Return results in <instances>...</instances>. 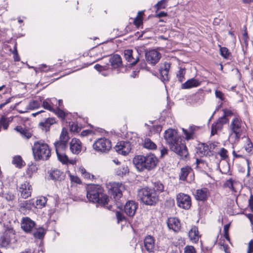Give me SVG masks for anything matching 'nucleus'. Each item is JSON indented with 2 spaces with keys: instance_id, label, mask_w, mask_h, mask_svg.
<instances>
[{
  "instance_id": "nucleus-1",
  "label": "nucleus",
  "mask_w": 253,
  "mask_h": 253,
  "mask_svg": "<svg viewBox=\"0 0 253 253\" xmlns=\"http://www.w3.org/2000/svg\"><path fill=\"white\" fill-rule=\"evenodd\" d=\"M165 139L170 149L182 158H185L188 155L187 147L182 143V137L176 130L168 129L165 132Z\"/></svg>"
},
{
  "instance_id": "nucleus-2",
  "label": "nucleus",
  "mask_w": 253,
  "mask_h": 253,
  "mask_svg": "<svg viewBox=\"0 0 253 253\" xmlns=\"http://www.w3.org/2000/svg\"><path fill=\"white\" fill-rule=\"evenodd\" d=\"M158 160L153 154L150 153L146 156L138 155L133 159V163L139 171L144 170H151L156 168Z\"/></svg>"
},
{
  "instance_id": "nucleus-3",
  "label": "nucleus",
  "mask_w": 253,
  "mask_h": 253,
  "mask_svg": "<svg viewBox=\"0 0 253 253\" xmlns=\"http://www.w3.org/2000/svg\"><path fill=\"white\" fill-rule=\"evenodd\" d=\"M86 197L90 202L102 205L107 204L109 200L108 196L99 185H88L86 187Z\"/></svg>"
},
{
  "instance_id": "nucleus-4",
  "label": "nucleus",
  "mask_w": 253,
  "mask_h": 253,
  "mask_svg": "<svg viewBox=\"0 0 253 253\" xmlns=\"http://www.w3.org/2000/svg\"><path fill=\"white\" fill-rule=\"evenodd\" d=\"M244 123L239 115H235L228 126L229 139L232 143L238 142L244 129Z\"/></svg>"
},
{
  "instance_id": "nucleus-5",
  "label": "nucleus",
  "mask_w": 253,
  "mask_h": 253,
  "mask_svg": "<svg viewBox=\"0 0 253 253\" xmlns=\"http://www.w3.org/2000/svg\"><path fill=\"white\" fill-rule=\"evenodd\" d=\"M137 196L141 201L147 205H154L159 201V195L155 189L149 187L139 189L137 191Z\"/></svg>"
},
{
  "instance_id": "nucleus-6",
  "label": "nucleus",
  "mask_w": 253,
  "mask_h": 253,
  "mask_svg": "<svg viewBox=\"0 0 253 253\" xmlns=\"http://www.w3.org/2000/svg\"><path fill=\"white\" fill-rule=\"evenodd\" d=\"M36 160H47L51 156V152L47 144L43 141H36L32 148Z\"/></svg>"
},
{
  "instance_id": "nucleus-7",
  "label": "nucleus",
  "mask_w": 253,
  "mask_h": 253,
  "mask_svg": "<svg viewBox=\"0 0 253 253\" xmlns=\"http://www.w3.org/2000/svg\"><path fill=\"white\" fill-rule=\"evenodd\" d=\"M111 147V141L105 137L98 139L93 145V149L95 151L102 153L109 151Z\"/></svg>"
},
{
  "instance_id": "nucleus-8",
  "label": "nucleus",
  "mask_w": 253,
  "mask_h": 253,
  "mask_svg": "<svg viewBox=\"0 0 253 253\" xmlns=\"http://www.w3.org/2000/svg\"><path fill=\"white\" fill-rule=\"evenodd\" d=\"M176 203L179 207L188 210L191 206V198L187 194L180 193L176 196Z\"/></svg>"
},
{
  "instance_id": "nucleus-9",
  "label": "nucleus",
  "mask_w": 253,
  "mask_h": 253,
  "mask_svg": "<svg viewBox=\"0 0 253 253\" xmlns=\"http://www.w3.org/2000/svg\"><path fill=\"white\" fill-rule=\"evenodd\" d=\"M15 234L13 230H8L5 231L0 237V247L7 248L14 239Z\"/></svg>"
},
{
  "instance_id": "nucleus-10",
  "label": "nucleus",
  "mask_w": 253,
  "mask_h": 253,
  "mask_svg": "<svg viewBox=\"0 0 253 253\" xmlns=\"http://www.w3.org/2000/svg\"><path fill=\"white\" fill-rule=\"evenodd\" d=\"M110 190L112 195L116 199L118 200L122 196V192L125 190L124 185L119 182H113L111 184Z\"/></svg>"
},
{
  "instance_id": "nucleus-11",
  "label": "nucleus",
  "mask_w": 253,
  "mask_h": 253,
  "mask_svg": "<svg viewBox=\"0 0 253 253\" xmlns=\"http://www.w3.org/2000/svg\"><path fill=\"white\" fill-rule=\"evenodd\" d=\"M145 57L147 62L152 65L157 64L160 60L161 53L156 50L153 49L145 53Z\"/></svg>"
},
{
  "instance_id": "nucleus-12",
  "label": "nucleus",
  "mask_w": 253,
  "mask_h": 253,
  "mask_svg": "<svg viewBox=\"0 0 253 253\" xmlns=\"http://www.w3.org/2000/svg\"><path fill=\"white\" fill-rule=\"evenodd\" d=\"M228 119H224V117H220L216 122L212 124L211 128V134L214 135L218 131L222 129L224 125L228 122Z\"/></svg>"
},
{
  "instance_id": "nucleus-13",
  "label": "nucleus",
  "mask_w": 253,
  "mask_h": 253,
  "mask_svg": "<svg viewBox=\"0 0 253 253\" xmlns=\"http://www.w3.org/2000/svg\"><path fill=\"white\" fill-rule=\"evenodd\" d=\"M32 191V188L29 182L25 181L20 185L19 188V192L21 196L26 199L31 196Z\"/></svg>"
},
{
  "instance_id": "nucleus-14",
  "label": "nucleus",
  "mask_w": 253,
  "mask_h": 253,
  "mask_svg": "<svg viewBox=\"0 0 253 253\" xmlns=\"http://www.w3.org/2000/svg\"><path fill=\"white\" fill-rule=\"evenodd\" d=\"M138 208V204L133 201L127 202L124 207L125 213L129 216L132 217L134 215Z\"/></svg>"
},
{
  "instance_id": "nucleus-15",
  "label": "nucleus",
  "mask_w": 253,
  "mask_h": 253,
  "mask_svg": "<svg viewBox=\"0 0 253 253\" xmlns=\"http://www.w3.org/2000/svg\"><path fill=\"white\" fill-rule=\"evenodd\" d=\"M115 149L119 154L126 156L130 152L131 148L129 143L121 141L116 146Z\"/></svg>"
},
{
  "instance_id": "nucleus-16",
  "label": "nucleus",
  "mask_w": 253,
  "mask_h": 253,
  "mask_svg": "<svg viewBox=\"0 0 253 253\" xmlns=\"http://www.w3.org/2000/svg\"><path fill=\"white\" fill-rule=\"evenodd\" d=\"M210 195L209 190L207 188L197 189L194 195L195 199L199 201H205Z\"/></svg>"
},
{
  "instance_id": "nucleus-17",
  "label": "nucleus",
  "mask_w": 253,
  "mask_h": 253,
  "mask_svg": "<svg viewBox=\"0 0 253 253\" xmlns=\"http://www.w3.org/2000/svg\"><path fill=\"white\" fill-rule=\"evenodd\" d=\"M35 222L29 217H23L21 222V228L26 232H31L35 226Z\"/></svg>"
},
{
  "instance_id": "nucleus-18",
  "label": "nucleus",
  "mask_w": 253,
  "mask_h": 253,
  "mask_svg": "<svg viewBox=\"0 0 253 253\" xmlns=\"http://www.w3.org/2000/svg\"><path fill=\"white\" fill-rule=\"evenodd\" d=\"M214 146L215 145L213 143H210L209 145L202 144L199 146L197 153L201 156H210L214 149Z\"/></svg>"
},
{
  "instance_id": "nucleus-19",
  "label": "nucleus",
  "mask_w": 253,
  "mask_h": 253,
  "mask_svg": "<svg viewBox=\"0 0 253 253\" xmlns=\"http://www.w3.org/2000/svg\"><path fill=\"white\" fill-rule=\"evenodd\" d=\"M82 149V142L79 139L73 138L70 142V149L74 154H79Z\"/></svg>"
},
{
  "instance_id": "nucleus-20",
  "label": "nucleus",
  "mask_w": 253,
  "mask_h": 253,
  "mask_svg": "<svg viewBox=\"0 0 253 253\" xmlns=\"http://www.w3.org/2000/svg\"><path fill=\"white\" fill-rule=\"evenodd\" d=\"M167 225L169 229L174 232H178L181 228V224L179 220L175 217L169 218L167 221Z\"/></svg>"
},
{
  "instance_id": "nucleus-21",
  "label": "nucleus",
  "mask_w": 253,
  "mask_h": 253,
  "mask_svg": "<svg viewBox=\"0 0 253 253\" xmlns=\"http://www.w3.org/2000/svg\"><path fill=\"white\" fill-rule=\"evenodd\" d=\"M170 67V64L169 63L166 62L161 65L159 69L161 80L163 82L169 80V72Z\"/></svg>"
},
{
  "instance_id": "nucleus-22",
  "label": "nucleus",
  "mask_w": 253,
  "mask_h": 253,
  "mask_svg": "<svg viewBox=\"0 0 253 253\" xmlns=\"http://www.w3.org/2000/svg\"><path fill=\"white\" fill-rule=\"evenodd\" d=\"M57 100L55 98H47L42 103V106L51 112H54V106H57Z\"/></svg>"
},
{
  "instance_id": "nucleus-23",
  "label": "nucleus",
  "mask_w": 253,
  "mask_h": 253,
  "mask_svg": "<svg viewBox=\"0 0 253 253\" xmlns=\"http://www.w3.org/2000/svg\"><path fill=\"white\" fill-rule=\"evenodd\" d=\"M135 54L131 49H127L124 51L125 59L132 65H135L138 62V57L135 56Z\"/></svg>"
},
{
  "instance_id": "nucleus-24",
  "label": "nucleus",
  "mask_w": 253,
  "mask_h": 253,
  "mask_svg": "<svg viewBox=\"0 0 253 253\" xmlns=\"http://www.w3.org/2000/svg\"><path fill=\"white\" fill-rule=\"evenodd\" d=\"M144 247L148 252H153L155 248V240L152 236H147L144 239Z\"/></svg>"
},
{
  "instance_id": "nucleus-25",
  "label": "nucleus",
  "mask_w": 253,
  "mask_h": 253,
  "mask_svg": "<svg viewBox=\"0 0 253 253\" xmlns=\"http://www.w3.org/2000/svg\"><path fill=\"white\" fill-rule=\"evenodd\" d=\"M200 84L201 82L195 78H192L187 80L185 83L183 84L181 87L183 89H189L198 87L200 86Z\"/></svg>"
},
{
  "instance_id": "nucleus-26",
  "label": "nucleus",
  "mask_w": 253,
  "mask_h": 253,
  "mask_svg": "<svg viewBox=\"0 0 253 253\" xmlns=\"http://www.w3.org/2000/svg\"><path fill=\"white\" fill-rule=\"evenodd\" d=\"M58 160L64 165H75L76 163V160L73 159H69L68 156L64 153L56 154Z\"/></svg>"
},
{
  "instance_id": "nucleus-27",
  "label": "nucleus",
  "mask_w": 253,
  "mask_h": 253,
  "mask_svg": "<svg viewBox=\"0 0 253 253\" xmlns=\"http://www.w3.org/2000/svg\"><path fill=\"white\" fill-rule=\"evenodd\" d=\"M109 62L113 68H117L122 65L121 57L118 54L113 55L110 58Z\"/></svg>"
},
{
  "instance_id": "nucleus-28",
  "label": "nucleus",
  "mask_w": 253,
  "mask_h": 253,
  "mask_svg": "<svg viewBox=\"0 0 253 253\" xmlns=\"http://www.w3.org/2000/svg\"><path fill=\"white\" fill-rule=\"evenodd\" d=\"M192 173H193V170L190 167L185 166L182 168L179 174V179L182 181L186 180L187 176Z\"/></svg>"
},
{
  "instance_id": "nucleus-29",
  "label": "nucleus",
  "mask_w": 253,
  "mask_h": 253,
  "mask_svg": "<svg viewBox=\"0 0 253 253\" xmlns=\"http://www.w3.org/2000/svg\"><path fill=\"white\" fill-rule=\"evenodd\" d=\"M13 120V117H6L2 115L0 117V131L2 127L4 130H7L10 122Z\"/></svg>"
},
{
  "instance_id": "nucleus-30",
  "label": "nucleus",
  "mask_w": 253,
  "mask_h": 253,
  "mask_svg": "<svg viewBox=\"0 0 253 253\" xmlns=\"http://www.w3.org/2000/svg\"><path fill=\"white\" fill-rule=\"evenodd\" d=\"M56 154L64 153L67 148L68 143L57 141L54 143Z\"/></svg>"
},
{
  "instance_id": "nucleus-31",
  "label": "nucleus",
  "mask_w": 253,
  "mask_h": 253,
  "mask_svg": "<svg viewBox=\"0 0 253 253\" xmlns=\"http://www.w3.org/2000/svg\"><path fill=\"white\" fill-rule=\"evenodd\" d=\"M189 237L190 240L193 243H197L199 239V235L198 228L194 226L192 227L191 230L189 231Z\"/></svg>"
},
{
  "instance_id": "nucleus-32",
  "label": "nucleus",
  "mask_w": 253,
  "mask_h": 253,
  "mask_svg": "<svg viewBox=\"0 0 253 253\" xmlns=\"http://www.w3.org/2000/svg\"><path fill=\"white\" fill-rule=\"evenodd\" d=\"M47 198L43 196L39 197L35 202H33V205L37 209H42L45 206L47 203Z\"/></svg>"
},
{
  "instance_id": "nucleus-33",
  "label": "nucleus",
  "mask_w": 253,
  "mask_h": 253,
  "mask_svg": "<svg viewBox=\"0 0 253 253\" xmlns=\"http://www.w3.org/2000/svg\"><path fill=\"white\" fill-rule=\"evenodd\" d=\"M50 177L54 180L61 181L65 177L64 173L58 169L52 170L50 173Z\"/></svg>"
},
{
  "instance_id": "nucleus-34",
  "label": "nucleus",
  "mask_w": 253,
  "mask_h": 253,
  "mask_svg": "<svg viewBox=\"0 0 253 253\" xmlns=\"http://www.w3.org/2000/svg\"><path fill=\"white\" fill-rule=\"evenodd\" d=\"M55 123V120L53 118H48L45 119L44 122H41L40 126H42V128L44 129L45 131H47L49 130V127L51 125Z\"/></svg>"
},
{
  "instance_id": "nucleus-35",
  "label": "nucleus",
  "mask_w": 253,
  "mask_h": 253,
  "mask_svg": "<svg viewBox=\"0 0 253 253\" xmlns=\"http://www.w3.org/2000/svg\"><path fill=\"white\" fill-rule=\"evenodd\" d=\"M14 129L19 132L23 138L29 139L32 136V133L29 131L23 128L21 126H16Z\"/></svg>"
},
{
  "instance_id": "nucleus-36",
  "label": "nucleus",
  "mask_w": 253,
  "mask_h": 253,
  "mask_svg": "<svg viewBox=\"0 0 253 253\" xmlns=\"http://www.w3.org/2000/svg\"><path fill=\"white\" fill-rule=\"evenodd\" d=\"M42 100L40 99H36L31 100L28 106L27 109L28 110H34L38 108L41 104Z\"/></svg>"
},
{
  "instance_id": "nucleus-37",
  "label": "nucleus",
  "mask_w": 253,
  "mask_h": 253,
  "mask_svg": "<svg viewBox=\"0 0 253 253\" xmlns=\"http://www.w3.org/2000/svg\"><path fill=\"white\" fill-rule=\"evenodd\" d=\"M143 146L144 148L149 150H155L157 148L156 144L148 138L144 139Z\"/></svg>"
},
{
  "instance_id": "nucleus-38",
  "label": "nucleus",
  "mask_w": 253,
  "mask_h": 253,
  "mask_svg": "<svg viewBox=\"0 0 253 253\" xmlns=\"http://www.w3.org/2000/svg\"><path fill=\"white\" fill-rule=\"evenodd\" d=\"M12 164L15 165L17 168H21L25 165V163L20 156H16L13 157L12 160Z\"/></svg>"
},
{
  "instance_id": "nucleus-39",
  "label": "nucleus",
  "mask_w": 253,
  "mask_h": 253,
  "mask_svg": "<svg viewBox=\"0 0 253 253\" xmlns=\"http://www.w3.org/2000/svg\"><path fill=\"white\" fill-rule=\"evenodd\" d=\"M153 185L154 188L152 189H155L158 195L159 193L164 191V185L160 181L155 182Z\"/></svg>"
},
{
  "instance_id": "nucleus-40",
  "label": "nucleus",
  "mask_w": 253,
  "mask_h": 253,
  "mask_svg": "<svg viewBox=\"0 0 253 253\" xmlns=\"http://www.w3.org/2000/svg\"><path fill=\"white\" fill-rule=\"evenodd\" d=\"M69 140L68 130L65 128H63L60 135L59 141L68 143Z\"/></svg>"
},
{
  "instance_id": "nucleus-41",
  "label": "nucleus",
  "mask_w": 253,
  "mask_h": 253,
  "mask_svg": "<svg viewBox=\"0 0 253 253\" xmlns=\"http://www.w3.org/2000/svg\"><path fill=\"white\" fill-rule=\"evenodd\" d=\"M128 172V169L127 167L126 166H122L116 170V174L118 175L123 176L126 174Z\"/></svg>"
},
{
  "instance_id": "nucleus-42",
  "label": "nucleus",
  "mask_w": 253,
  "mask_h": 253,
  "mask_svg": "<svg viewBox=\"0 0 253 253\" xmlns=\"http://www.w3.org/2000/svg\"><path fill=\"white\" fill-rule=\"evenodd\" d=\"M94 68L99 72L101 73L102 75L106 76L107 74L104 73L103 72L108 69L109 66L108 65L102 66L99 64H96L94 66Z\"/></svg>"
},
{
  "instance_id": "nucleus-43",
  "label": "nucleus",
  "mask_w": 253,
  "mask_h": 253,
  "mask_svg": "<svg viewBox=\"0 0 253 253\" xmlns=\"http://www.w3.org/2000/svg\"><path fill=\"white\" fill-rule=\"evenodd\" d=\"M143 11H139L137 16L134 20V25L139 26L142 23V16Z\"/></svg>"
},
{
  "instance_id": "nucleus-44",
  "label": "nucleus",
  "mask_w": 253,
  "mask_h": 253,
  "mask_svg": "<svg viewBox=\"0 0 253 253\" xmlns=\"http://www.w3.org/2000/svg\"><path fill=\"white\" fill-rule=\"evenodd\" d=\"M185 74V70L184 68L180 67L176 74V77L180 82H182L184 79Z\"/></svg>"
},
{
  "instance_id": "nucleus-45",
  "label": "nucleus",
  "mask_w": 253,
  "mask_h": 253,
  "mask_svg": "<svg viewBox=\"0 0 253 253\" xmlns=\"http://www.w3.org/2000/svg\"><path fill=\"white\" fill-rule=\"evenodd\" d=\"M45 233V231L43 228H42L37 230L34 233V236L35 238L40 239L43 237Z\"/></svg>"
},
{
  "instance_id": "nucleus-46",
  "label": "nucleus",
  "mask_w": 253,
  "mask_h": 253,
  "mask_svg": "<svg viewBox=\"0 0 253 253\" xmlns=\"http://www.w3.org/2000/svg\"><path fill=\"white\" fill-rule=\"evenodd\" d=\"M1 196L7 201H11L15 199V195L10 191H8L6 193H1Z\"/></svg>"
},
{
  "instance_id": "nucleus-47",
  "label": "nucleus",
  "mask_w": 253,
  "mask_h": 253,
  "mask_svg": "<svg viewBox=\"0 0 253 253\" xmlns=\"http://www.w3.org/2000/svg\"><path fill=\"white\" fill-rule=\"evenodd\" d=\"M223 116L221 117H224V119H227V117H231V116H234L235 117V115H237L235 112H234V111L228 109H224L223 110Z\"/></svg>"
},
{
  "instance_id": "nucleus-48",
  "label": "nucleus",
  "mask_w": 253,
  "mask_h": 253,
  "mask_svg": "<svg viewBox=\"0 0 253 253\" xmlns=\"http://www.w3.org/2000/svg\"><path fill=\"white\" fill-rule=\"evenodd\" d=\"M168 0H161L155 5L154 7L158 10L161 9L165 8L166 6V3Z\"/></svg>"
},
{
  "instance_id": "nucleus-49",
  "label": "nucleus",
  "mask_w": 253,
  "mask_h": 253,
  "mask_svg": "<svg viewBox=\"0 0 253 253\" xmlns=\"http://www.w3.org/2000/svg\"><path fill=\"white\" fill-rule=\"evenodd\" d=\"M220 52L221 55L226 59H227L230 55L229 50L225 47H220Z\"/></svg>"
},
{
  "instance_id": "nucleus-50",
  "label": "nucleus",
  "mask_w": 253,
  "mask_h": 253,
  "mask_svg": "<svg viewBox=\"0 0 253 253\" xmlns=\"http://www.w3.org/2000/svg\"><path fill=\"white\" fill-rule=\"evenodd\" d=\"M245 149L249 153H252L253 151V145L249 139H247V144L245 146Z\"/></svg>"
},
{
  "instance_id": "nucleus-51",
  "label": "nucleus",
  "mask_w": 253,
  "mask_h": 253,
  "mask_svg": "<svg viewBox=\"0 0 253 253\" xmlns=\"http://www.w3.org/2000/svg\"><path fill=\"white\" fill-rule=\"evenodd\" d=\"M217 153L222 159H225L228 158V152L224 148H221Z\"/></svg>"
},
{
  "instance_id": "nucleus-52",
  "label": "nucleus",
  "mask_w": 253,
  "mask_h": 253,
  "mask_svg": "<svg viewBox=\"0 0 253 253\" xmlns=\"http://www.w3.org/2000/svg\"><path fill=\"white\" fill-rule=\"evenodd\" d=\"M70 130L71 131L78 132L81 130V127L76 123H73L70 125Z\"/></svg>"
},
{
  "instance_id": "nucleus-53",
  "label": "nucleus",
  "mask_w": 253,
  "mask_h": 253,
  "mask_svg": "<svg viewBox=\"0 0 253 253\" xmlns=\"http://www.w3.org/2000/svg\"><path fill=\"white\" fill-rule=\"evenodd\" d=\"M184 253H196L195 248L192 246H186L184 248Z\"/></svg>"
},
{
  "instance_id": "nucleus-54",
  "label": "nucleus",
  "mask_w": 253,
  "mask_h": 253,
  "mask_svg": "<svg viewBox=\"0 0 253 253\" xmlns=\"http://www.w3.org/2000/svg\"><path fill=\"white\" fill-rule=\"evenodd\" d=\"M53 112L62 119L64 118L66 116L65 113L60 108H56V110L55 109V111Z\"/></svg>"
},
{
  "instance_id": "nucleus-55",
  "label": "nucleus",
  "mask_w": 253,
  "mask_h": 253,
  "mask_svg": "<svg viewBox=\"0 0 253 253\" xmlns=\"http://www.w3.org/2000/svg\"><path fill=\"white\" fill-rule=\"evenodd\" d=\"M183 131L186 136V139L188 140L193 138L194 133L193 131L189 132L187 130L183 129Z\"/></svg>"
},
{
  "instance_id": "nucleus-56",
  "label": "nucleus",
  "mask_w": 253,
  "mask_h": 253,
  "mask_svg": "<svg viewBox=\"0 0 253 253\" xmlns=\"http://www.w3.org/2000/svg\"><path fill=\"white\" fill-rule=\"evenodd\" d=\"M116 215L118 219V222H120L125 220V216L122 212L117 211L116 212Z\"/></svg>"
},
{
  "instance_id": "nucleus-57",
  "label": "nucleus",
  "mask_w": 253,
  "mask_h": 253,
  "mask_svg": "<svg viewBox=\"0 0 253 253\" xmlns=\"http://www.w3.org/2000/svg\"><path fill=\"white\" fill-rule=\"evenodd\" d=\"M51 69L50 67L47 66L45 64L41 65L39 68L38 70L41 72H47Z\"/></svg>"
},
{
  "instance_id": "nucleus-58",
  "label": "nucleus",
  "mask_w": 253,
  "mask_h": 253,
  "mask_svg": "<svg viewBox=\"0 0 253 253\" xmlns=\"http://www.w3.org/2000/svg\"><path fill=\"white\" fill-rule=\"evenodd\" d=\"M233 180L232 179H229L227 180L225 183L224 185L225 187H228L229 188L234 190L233 188Z\"/></svg>"
},
{
  "instance_id": "nucleus-59",
  "label": "nucleus",
  "mask_w": 253,
  "mask_h": 253,
  "mask_svg": "<svg viewBox=\"0 0 253 253\" xmlns=\"http://www.w3.org/2000/svg\"><path fill=\"white\" fill-rule=\"evenodd\" d=\"M215 94L216 98L220 99L222 101L224 100V94L221 91L216 90Z\"/></svg>"
},
{
  "instance_id": "nucleus-60",
  "label": "nucleus",
  "mask_w": 253,
  "mask_h": 253,
  "mask_svg": "<svg viewBox=\"0 0 253 253\" xmlns=\"http://www.w3.org/2000/svg\"><path fill=\"white\" fill-rule=\"evenodd\" d=\"M253 253V239H252L248 244V250L247 253Z\"/></svg>"
},
{
  "instance_id": "nucleus-61",
  "label": "nucleus",
  "mask_w": 253,
  "mask_h": 253,
  "mask_svg": "<svg viewBox=\"0 0 253 253\" xmlns=\"http://www.w3.org/2000/svg\"><path fill=\"white\" fill-rule=\"evenodd\" d=\"M142 52V51L141 49H140L139 48H136V51L135 52H134V53L135 54V56L136 57H138V61L139 60V57H140V56Z\"/></svg>"
},
{
  "instance_id": "nucleus-62",
  "label": "nucleus",
  "mask_w": 253,
  "mask_h": 253,
  "mask_svg": "<svg viewBox=\"0 0 253 253\" xmlns=\"http://www.w3.org/2000/svg\"><path fill=\"white\" fill-rule=\"evenodd\" d=\"M168 154V149L163 147L161 150V157H163Z\"/></svg>"
},
{
  "instance_id": "nucleus-63",
  "label": "nucleus",
  "mask_w": 253,
  "mask_h": 253,
  "mask_svg": "<svg viewBox=\"0 0 253 253\" xmlns=\"http://www.w3.org/2000/svg\"><path fill=\"white\" fill-rule=\"evenodd\" d=\"M249 203L250 207L252 211H253V195H251L250 196V199L249 200Z\"/></svg>"
},
{
  "instance_id": "nucleus-64",
  "label": "nucleus",
  "mask_w": 253,
  "mask_h": 253,
  "mask_svg": "<svg viewBox=\"0 0 253 253\" xmlns=\"http://www.w3.org/2000/svg\"><path fill=\"white\" fill-rule=\"evenodd\" d=\"M219 244H220L221 246L220 249L221 250H222V249L224 250L225 253H229V252L228 251L227 245L222 244L221 242H219Z\"/></svg>"
}]
</instances>
